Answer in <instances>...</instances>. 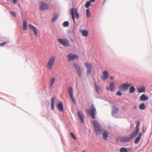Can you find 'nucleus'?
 I'll return each instance as SVG.
<instances>
[{
  "label": "nucleus",
  "instance_id": "8",
  "mask_svg": "<svg viewBox=\"0 0 152 152\" xmlns=\"http://www.w3.org/2000/svg\"><path fill=\"white\" fill-rule=\"evenodd\" d=\"M55 59V57L52 56L49 59L48 64V66H52L53 65Z\"/></svg>",
  "mask_w": 152,
  "mask_h": 152
},
{
  "label": "nucleus",
  "instance_id": "2",
  "mask_svg": "<svg viewBox=\"0 0 152 152\" xmlns=\"http://www.w3.org/2000/svg\"><path fill=\"white\" fill-rule=\"evenodd\" d=\"M86 111L88 113V114L92 117L93 119H95V114H96V111L95 108L93 104H92L91 107V110H89L87 109L86 110Z\"/></svg>",
  "mask_w": 152,
  "mask_h": 152
},
{
  "label": "nucleus",
  "instance_id": "41",
  "mask_svg": "<svg viewBox=\"0 0 152 152\" xmlns=\"http://www.w3.org/2000/svg\"><path fill=\"white\" fill-rule=\"evenodd\" d=\"M6 43V42H4L2 43H0V46H3Z\"/></svg>",
  "mask_w": 152,
  "mask_h": 152
},
{
  "label": "nucleus",
  "instance_id": "28",
  "mask_svg": "<svg viewBox=\"0 0 152 152\" xmlns=\"http://www.w3.org/2000/svg\"><path fill=\"white\" fill-rule=\"evenodd\" d=\"M55 80V78L53 77L52 78L51 80L50 81V87H51L54 84V82Z\"/></svg>",
  "mask_w": 152,
  "mask_h": 152
},
{
  "label": "nucleus",
  "instance_id": "21",
  "mask_svg": "<svg viewBox=\"0 0 152 152\" xmlns=\"http://www.w3.org/2000/svg\"><path fill=\"white\" fill-rule=\"evenodd\" d=\"M56 99V97H53L51 99V109L52 110H54V101Z\"/></svg>",
  "mask_w": 152,
  "mask_h": 152
},
{
  "label": "nucleus",
  "instance_id": "18",
  "mask_svg": "<svg viewBox=\"0 0 152 152\" xmlns=\"http://www.w3.org/2000/svg\"><path fill=\"white\" fill-rule=\"evenodd\" d=\"M132 84L129 83L128 82H127L124 83V91L127 90L129 87Z\"/></svg>",
  "mask_w": 152,
  "mask_h": 152
},
{
  "label": "nucleus",
  "instance_id": "22",
  "mask_svg": "<svg viewBox=\"0 0 152 152\" xmlns=\"http://www.w3.org/2000/svg\"><path fill=\"white\" fill-rule=\"evenodd\" d=\"M58 110L61 111L62 112L63 111V104L61 103H59L58 104Z\"/></svg>",
  "mask_w": 152,
  "mask_h": 152
},
{
  "label": "nucleus",
  "instance_id": "27",
  "mask_svg": "<svg viewBox=\"0 0 152 152\" xmlns=\"http://www.w3.org/2000/svg\"><path fill=\"white\" fill-rule=\"evenodd\" d=\"M27 25L26 20H24L23 24V28L24 30H26L27 29Z\"/></svg>",
  "mask_w": 152,
  "mask_h": 152
},
{
  "label": "nucleus",
  "instance_id": "36",
  "mask_svg": "<svg viewBox=\"0 0 152 152\" xmlns=\"http://www.w3.org/2000/svg\"><path fill=\"white\" fill-rule=\"evenodd\" d=\"M116 95H117L121 96L122 95V93L120 91H118L116 93Z\"/></svg>",
  "mask_w": 152,
  "mask_h": 152
},
{
  "label": "nucleus",
  "instance_id": "30",
  "mask_svg": "<svg viewBox=\"0 0 152 152\" xmlns=\"http://www.w3.org/2000/svg\"><path fill=\"white\" fill-rule=\"evenodd\" d=\"M86 16L88 17H89L91 16L90 13L89 12V10L88 9L86 10Z\"/></svg>",
  "mask_w": 152,
  "mask_h": 152
},
{
  "label": "nucleus",
  "instance_id": "19",
  "mask_svg": "<svg viewBox=\"0 0 152 152\" xmlns=\"http://www.w3.org/2000/svg\"><path fill=\"white\" fill-rule=\"evenodd\" d=\"M139 132V128L136 127V130L135 132H134L132 133L131 135V137H135L137 136L138 133Z\"/></svg>",
  "mask_w": 152,
  "mask_h": 152
},
{
  "label": "nucleus",
  "instance_id": "24",
  "mask_svg": "<svg viewBox=\"0 0 152 152\" xmlns=\"http://www.w3.org/2000/svg\"><path fill=\"white\" fill-rule=\"evenodd\" d=\"M145 91V88L144 87H141L138 89V92L139 93L143 92Z\"/></svg>",
  "mask_w": 152,
  "mask_h": 152
},
{
  "label": "nucleus",
  "instance_id": "9",
  "mask_svg": "<svg viewBox=\"0 0 152 152\" xmlns=\"http://www.w3.org/2000/svg\"><path fill=\"white\" fill-rule=\"evenodd\" d=\"M112 115L113 116L115 115L118 112V109L117 107L113 106H112Z\"/></svg>",
  "mask_w": 152,
  "mask_h": 152
},
{
  "label": "nucleus",
  "instance_id": "13",
  "mask_svg": "<svg viewBox=\"0 0 152 152\" xmlns=\"http://www.w3.org/2000/svg\"><path fill=\"white\" fill-rule=\"evenodd\" d=\"M78 115L80 118V120L82 123L84 122V115L81 113L80 111L79 110L78 112Z\"/></svg>",
  "mask_w": 152,
  "mask_h": 152
},
{
  "label": "nucleus",
  "instance_id": "11",
  "mask_svg": "<svg viewBox=\"0 0 152 152\" xmlns=\"http://www.w3.org/2000/svg\"><path fill=\"white\" fill-rule=\"evenodd\" d=\"M29 28L34 32L35 35L37 36V32L36 28L34 26L31 24H29Z\"/></svg>",
  "mask_w": 152,
  "mask_h": 152
},
{
  "label": "nucleus",
  "instance_id": "37",
  "mask_svg": "<svg viewBox=\"0 0 152 152\" xmlns=\"http://www.w3.org/2000/svg\"><path fill=\"white\" fill-rule=\"evenodd\" d=\"M85 66H91V65L89 64H88V63H85L84 64Z\"/></svg>",
  "mask_w": 152,
  "mask_h": 152
},
{
  "label": "nucleus",
  "instance_id": "48",
  "mask_svg": "<svg viewBox=\"0 0 152 152\" xmlns=\"http://www.w3.org/2000/svg\"><path fill=\"white\" fill-rule=\"evenodd\" d=\"M49 68V69L50 70V69H52V67H48Z\"/></svg>",
  "mask_w": 152,
  "mask_h": 152
},
{
  "label": "nucleus",
  "instance_id": "7",
  "mask_svg": "<svg viewBox=\"0 0 152 152\" xmlns=\"http://www.w3.org/2000/svg\"><path fill=\"white\" fill-rule=\"evenodd\" d=\"M68 92L73 103L74 104H75V101L73 96V90L72 87H69L68 88Z\"/></svg>",
  "mask_w": 152,
  "mask_h": 152
},
{
  "label": "nucleus",
  "instance_id": "47",
  "mask_svg": "<svg viewBox=\"0 0 152 152\" xmlns=\"http://www.w3.org/2000/svg\"><path fill=\"white\" fill-rule=\"evenodd\" d=\"M96 0H90L91 2H94Z\"/></svg>",
  "mask_w": 152,
  "mask_h": 152
},
{
  "label": "nucleus",
  "instance_id": "31",
  "mask_svg": "<svg viewBox=\"0 0 152 152\" xmlns=\"http://www.w3.org/2000/svg\"><path fill=\"white\" fill-rule=\"evenodd\" d=\"M91 4V3L90 1H88L86 4L85 5V6L86 8H88L89 7V6H90Z\"/></svg>",
  "mask_w": 152,
  "mask_h": 152
},
{
  "label": "nucleus",
  "instance_id": "32",
  "mask_svg": "<svg viewBox=\"0 0 152 152\" xmlns=\"http://www.w3.org/2000/svg\"><path fill=\"white\" fill-rule=\"evenodd\" d=\"M63 25L64 26L67 27L69 25V23L68 21H65Z\"/></svg>",
  "mask_w": 152,
  "mask_h": 152
},
{
  "label": "nucleus",
  "instance_id": "46",
  "mask_svg": "<svg viewBox=\"0 0 152 152\" xmlns=\"http://www.w3.org/2000/svg\"><path fill=\"white\" fill-rule=\"evenodd\" d=\"M110 78L111 80H113V79H114V77H112V76L110 77Z\"/></svg>",
  "mask_w": 152,
  "mask_h": 152
},
{
  "label": "nucleus",
  "instance_id": "6",
  "mask_svg": "<svg viewBox=\"0 0 152 152\" xmlns=\"http://www.w3.org/2000/svg\"><path fill=\"white\" fill-rule=\"evenodd\" d=\"M40 9L42 11L47 10L49 9V6L44 2L41 1L40 3Z\"/></svg>",
  "mask_w": 152,
  "mask_h": 152
},
{
  "label": "nucleus",
  "instance_id": "20",
  "mask_svg": "<svg viewBox=\"0 0 152 152\" xmlns=\"http://www.w3.org/2000/svg\"><path fill=\"white\" fill-rule=\"evenodd\" d=\"M141 136L142 133H139V136L136 138L135 140L134 143L135 144H136L138 143L140 140Z\"/></svg>",
  "mask_w": 152,
  "mask_h": 152
},
{
  "label": "nucleus",
  "instance_id": "43",
  "mask_svg": "<svg viewBox=\"0 0 152 152\" xmlns=\"http://www.w3.org/2000/svg\"><path fill=\"white\" fill-rule=\"evenodd\" d=\"M120 152H124V148H121L120 150Z\"/></svg>",
  "mask_w": 152,
  "mask_h": 152
},
{
  "label": "nucleus",
  "instance_id": "10",
  "mask_svg": "<svg viewBox=\"0 0 152 152\" xmlns=\"http://www.w3.org/2000/svg\"><path fill=\"white\" fill-rule=\"evenodd\" d=\"M109 77L108 72L107 71H104L103 72V75L102 77V79L103 80H107Z\"/></svg>",
  "mask_w": 152,
  "mask_h": 152
},
{
  "label": "nucleus",
  "instance_id": "35",
  "mask_svg": "<svg viewBox=\"0 0 152 152\" xmlns=\"http://www.w3.org/2000/svg\"><path fill=\"white\" fill-rule=\"evenodd\" d=\"M131 150V148L126 149L124 148V152H128Z\"/></svg>",
  "mask_w": 152,
  "mask_h": 152
},
{
  "label": "nucleus",
  "instance_id": "26",
  "mask_svg": "<svg viewBox=\"0 0 152 152\" xmlns=\"http://www.w3.org/2000/svg\"><path fill=\"white\" fill-rule=\"evenodd\" d=\"M139 108L141 110H144L145 109V105L143 103L140 104L139 106Z\"/></svg>",
  "mask_w": 152,
  "mask_h": 152
},
{
  "label": "nucleus",
  "instance_id": "45",
  "mask_svg": "<svg viewBox=\"0 0 152 152\" xmlns=\"http://www.w3.org/2000/svg\"><path fill=\"white\" fill-rule=\"evenodd\" d=\"M142 132H144L145 128L143 126L142 127Z\"/></svg>",
  "mask_w": 152,
  "mask_h": 152
},
{
  "label": "nucleus",
  "instance_id": "12",
  "mask_svg": "<svg viewBox=\"0 0 152 152\" xmlns=\"http://www.w3.org/2000/svg\"><path fill=\"white\" fill-rule=\"evenodd\" d=\"M148 97L144 94H142L140 97V100L142 101H145L148 100Z\"/></svg>",
  "mask_w": 152,
  "mask_h": 152
},
{
  "label": "nucleus",
  "instance_id": "29",
  "mask_svg": "<svg viewBox=\"0 0 152 152\" xmlns=\"http://www.w3.org/2000/svg\"><path fill=\"white\" fill-rule=\"evenodd\" d=\"M92 70V67H87V74H89L91 72Z\"/></svg>",
  "mask_w": 152,
  "mask_h": 152
},
{
  "label": "nucleus",
  "instance_id": "4",
  "mask_svg": "<svg viewBox=\"0 0 152 152\" xmlns=\"http://www.w3.org/2000/svg\"><path fill=\"white\" fill-rule=\"evenodd\" d=\"M66 58L68 61H70L76 59H78L79 58V56L77 54L73 53H69L66 56Z\"/></svg>",
  "mask_w": 152,
  "mask_h": 152
},
{
  "label": "nucleus",
  "instance_id": "15",
  "mask_svg": "<svg viewBox=\"0 0 152 152\" xmlns=\"http://www.w3.org/2000/svg\"><path fill=\"white\" fill-rule=\"evenodd\" d=\"M75 69L77 71L78 75L80 77L82 76V70L80 67H75Z\"/></svg>",
  "mask_w": 152,
  "mask_h": 152
},
{
  "label": "nucleus",
  "instance_id": "5",
  "mask_svg": "<svg viewBox=\"0 0 152 152\" xmlns=\"http://www.w3.org/2000/svg\"><path fill=\"white\" fill-rule=\"evenodd\" d=\"M58 42L64 46H70V42L69 40L66 39H58Z\"/></svg>",
  "mask_w": 152,
  "mask_h": 152
},
{
  "label": "nucleus",
  "instance_id": "14",
  "mask_svg": "<svg viewBox=\"0 0 152 152\" xmlns=\"http://www.w3.org/2000/svg\"><path fill=\"white\" fill-rule=\"evenodd\" d=\"M114 83L112 82L110 84L109 87H107L106 89L107 90H110L111 91H113L114 89Z\"/></svg>",
  "mask_w": 152,
  "mask_h": 152
},
{
  "label": "nucleus",
  "instance_id": "34",
  "mask_svg": "<svg viewBox=\"0 0 152 152\" xmlns=\"http://www.w3.org/2000/svg\"><path fill=\"white\" fill-rule=\"evenodd\" d=\"M95 88L96 91H99L100 89V87L96 85H95Z\"/></svg>",
  "mask_w": 152,
  "mask_h": 152
},
{
  "label": "nucleus",
  "instance_id": "49",
  "mask_svg": "<svg viewBox=\"0 0 152 152\" xmlns=\"http://www.w3.org/2000/svg\"><path fill=\"white\" fill-rule=\"evenodd\" d=\"M82 152H86L85 151H83Z\"/></svg>",
  "mask_w": 152,
  "mask_h": 152
},
{
  "label": "nucleus",
  "instance_id": "1",
  "mask_svg": "<svg viewBox=\"0 0 152 152\" xmlns=\"http://www.w3.org/2000/svg\"><path fill=\"white\" fill-rule=\"evenodd\" d=\"M93 125L94 127V131L96 134L100 135L101 133L103 134V138L104 140H107V137H108L109 134L107 132L102 130L100 125L96 121L94 120L93 121Z\"/></svg>",
  "mask_w": 152,
  "mask_h": 152
},
{
  "label": "nucleus",
  "instance_id": "39",
  "mask_svg": "<svg viewBox=\"0 0 152 152\" xmlns=\"http://www.w3.org/2000/svg\"><path fill=\"white\" fill-rule=\"evenodd\" d=\"M130 139L129 138H124V142H128L130 140Z\"/></svg>",
  "mask_w": 152,
  "mask_h": 152
},
{
  "label": "nucleus",
  "instance_id": "44",
  "mask_svg": "<svg viewBox=\"0 0 152 152\" xmlns=\"http://www.w3.org/2000/svg\"><path fill=\"white\" fill-rule=\"evenodd\" d=\"M18 0H13V2L14 4H15L17 2Z\"/></svg>",
  "mask_w": 152,
  "mask_h": 152
},
{
  "label": "nucleus",
  "instance_id": "17",
  "mask_svg": "<svg viewBox=\"0 0 152 152\" xmlns=\"http://www.w3.org/2000/svg\"><path fill=\"white\" fill-rule=\"evenodd\" d=\"M80 32L81 33L82 35L84 37H86L88 36V32L86 30H80Z\"/></svg>",
  "mask_w": 152,
  "mask_h": 152
},
{
  "label": "nucleus",
  "instance_id": "25",
  "mask_svg": "<svg viewBox=\"0 0 152 152\" xmlns=\"http://www.w3.org/2000/svg\"><path fill=\"white\" fill-rule=\"evenodd\" d=\"M58 17V15L57 13L54 14V16L52 18V21L54 22L57 19Z\"/></svg>",
  "mask_w": 152,
  "mask_h": 152
},
{
  "label": "nucleus",
  "instance_id": "16",
  "mask_svg": "<svg viewBox=\"0 0 152 152\" xmlns=\"http://www.w3.org/2000/svg\"><path fill=\"white\" fill-rule=\"evenodd\" d=\"M75 69L77 71L78 75L80 77L82 76V70L80 67H75Z\"/></svg>",
  "mask_w": 152,
  "mask_h": 152
},
{
  "label": "nucleus",
  "instance_id": "23",
  "mask_svg": "<svg viewBox=\"0 0 152 152\" xmlns=\"http://www.w3.org/2000/svg\"><path fill=\"white\" fill-rule=\"evenodd\" d=\"M135 90V88L133 86H131L129 89V92L130 93H132L134 92Z\"/></svg>",
  "mask_w": 152,
  "mask_h": 152
},
{
  "label": "nucleus",
  "instance_id": "38",
  "mask_svg": "<svg viewBox=\"0 0 152 152\" xmlns=\"http://www.w3.org/2000/svg\"><path fill=\"white\" fill-rule=\"evenodd\" d=\"M10 13L11 14L13 15L15 17H16V14L14 12H11Z\"/></svg>",
  "mask_w": 152,
  "mask_h": 152
},
{
  "label": "nucleus",
  "instance_id": "42",
  "mask_svg": "<svg viewBox=\"0 0 152 152\" xmlns=\"http://www.w3.org/2000/svg\"><path fill=\"white\" fill-rule=\"evenodd\" d=\"M139 125H140V122L139 121H138L137 123L136 127L139 128Z\"/></svg>",
  "mask_w": 152,
  "mask_h": 152
},
{
  "label": "nucleus",
  "instance_id": "40",
  "mask_svg": "<svg viewBox=\"0 0 152 152\" xmlns=\"http://www.w3.org/2000/svg\"><path fill=\"white\" fill-rule=\"evenodd\" d=\"M120 89L121 90H123L124 89V84H122L120 87Z\"/></svg>",
  "mask_w": 152,
  "mask_h": 152
},
{
  "label": "nucleus",
  "instance_id": "3",
  "mask_svg": "<svg viewBox=\"0 0 152 152\" xmlns=\"http://www.w3.org/2000/svg\"><path fill=\"white\" fill-rule=\"evenodd\" d=\"M71 14L72 15V18L74 22L75 23V18L78 19L79 18V14L77 12V10L75 8H73L71 9Z\"/></svg>",
  "mask_w": 152,
  "mask_h": 152
},
{
  "label": "nucleus",
  "instance_id": "33",
  "mask_svg": "<svg viewBox=\"0 0 152 152\" xmlns=\"http://www.w3.org/2000/svg\"><path fill=\"white\" fill-rule=\"evenodd\" d=\"M71 136V137L75 140L76 139V137L71 132L70 134Z\"/></svg>",
  "mask_w": 152,
  "mask_h": 152
},
{
  "label": "nucleus",
  "instance_id": "50",
  "mask_svg": "<svg viewBox=\"0 0 152 152\" xmlns=\"http://www.w3.org/2000/svg\"><path fill=\"white\" fill-rule=\"evenodd\" d=\"M106 0H104V3L106 1Z\"/></svg>",
  "mask_w": 152,
  "mask_h": 152
}]
</instances>
